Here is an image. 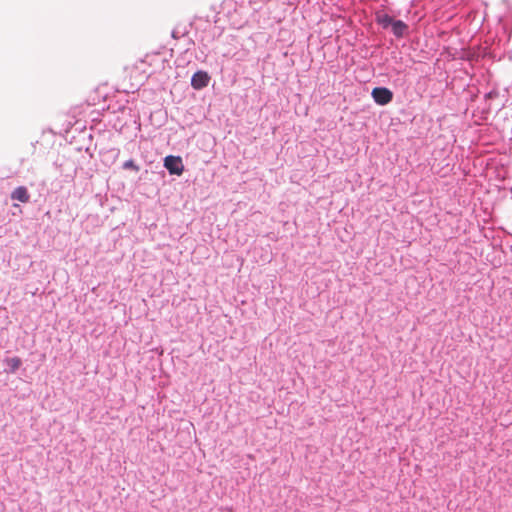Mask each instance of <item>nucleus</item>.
I'll use <instances>...</instances> for the list:
<instances>
[{
  "mask_svg": "<svg viewBox=\"0 0 512 512\" xmlns=\"http://www.w3.org/2000/svg\"><path fill=\"white\" fill-rule=\"evenodd\" d=\"M150 74L146 69V62L139 60L126 65L120 76V85L125 93H134L148 80Z\"/></svg>",
  "mask_w": 512,
  "mask_h": 512,
  "instance_id": "f257e3e1",
  "label": "nucleus"
},
{
  "mask_svg": "<svg viewBox=\"0 0 512 512\" xmlns=\"http://www.w3.org/2000/svg\"><path fill=\"white\" fill-rule=\"evenodd\" d=\"M164 167L169 171L172 175H182L184 171V165L181 157L179 156H166L164 159Z\"/></svg>",
  "mask_w": 512,
  "mask_h": 512,
  "instance_id": "f03ea898",
  "label": "nucleus"
},
{
  "mask_svg": "<svg viewBox=\"0 0 512 512\" xmlns=\"http://www.w3.org/2000/svg\"><path fill=\"white\" fill-rule=\"evenodd\" d=\"M374 101L379 105H386L392 101L393 93L385 87H376L371 93Z\"/></svg>",
  "mask_w": 512,
  "mask_h": 512,
  "instance_id": "7ed1b4c3",
  "label": "nucleus"
},
{
  "mask_svg": "<svg viewBox=\"0 0 512 512\" xmlns=\"http://www.w3.org/2000/svg\"><path fill=\"white\" fill-rule=\"evenodd\" d=\"M210 79L211 78L206 71H197L191 78V86L196 90L203 89L208 86Z\"/></svg>",
  "mask_w": 512,
  "mask_h": 512,
  "instance_id": "20e7f679",
  "label": "nucleus"
},
{
  "mask_svg": "<svg viewBox=\"0 0 512 512\" xmlns=\"http://www.w3.org/2000/svg\"><path fill=\"white\" fill-rule=\"evenodd\" d=\"M11 198L13 200H18L21 203H27L30 200V195L26 187L19 186L13 190L11 193Z\"/></svg>",
  "mask_w": 512,
  "mask_h": 512,
  "instance_id": "39448f33",
  "label": "nucleus"
},
{
  "mask_svg": "<svg viewBox=\"0 0 512 512\" xmlns=\"http://www.w3.org/2000/svg\"><path fill=\"white\" fill-rule=\"evenodd\" d=\"M390 27L396 37H402L408 29V26L401 20H394Z\"/></svg>",
  "mask_w": 512,
  "mask_h": 512,
  "instance_id": "423d86ee",
  "label": "nucleus"
},
{
  "mask_svg": "<svg viewBox=\"0 0 512 512\" xmlns=\"http://www.w3.org/2000/svg\"><path fill=\"white\" fill-rule=\"evenodd\" d=\"M393 21L394 19L384 12L376 13V22L379 25H381L384 29L389 28L392 25Z\"/></svg>",
  "mask_w": 512,
  "mask_h": 512,
  "instance_id": "0eeeda50",
  "label": "nucleus"
},
{
  "mask_svg": "<svg viewBox=\"0 0 512 512\" xmlns=\"http://www.w3.org/2000/svg\"><path fill=\"white\" fill-rule=\"evenodd\" d=\"M5 363L10 367L11 372L14 373L20 368L22 361L19 357H11L7 358Z\"/></svg>",
  "mask_w": 512,
  "mask_h": 512,
  "instance_id": "6e6552de",
  "label": "nucleus"
},
{
  "mask_svg": "<svg viewBox=\"0 0 512 512\" xmlns=\"http://www.w3.org/2000/svg\"><path fill=\"white\" fill-rule=\"evenodd\" d=\"M123 168H124V169H132V170H134V171H136V172H138V171H139V166H137V165L135 164V162H134L133 160H131V159H130V160H128V161H126V162H124V164H123Z\"/></svg>",
  "mask_w": 512,
  "mask_h": 512,
  "instance_id": "1a4fd4ad",
  "label": "nucleus"
},
{
  "mask_svg": "<svg viewBox=\"0 0 512 512\" xmlns=\"http://www.w3.org/2000/svg\"><path fill=\"white\" fill-rule=\"evenodd\" d=\"M92 104L96 105L95 99H92Z\"/></svg>",
  "mask_w": 512,
  "mask_h": 512,
  "instance_id": "9d476101",
  "label": "nucleus"
}]
</instances>
